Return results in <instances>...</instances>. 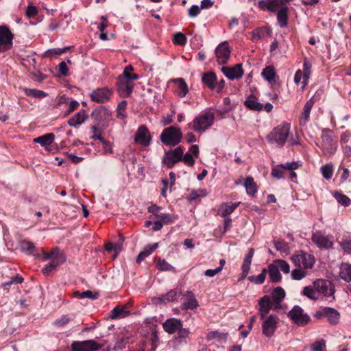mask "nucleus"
<instances>
[{
    "instance_id": "f257e3e1",
    "label": "nucleus",
    "mask_w": 351,
    "mask_h": 351,
    "mask_svg": "<svg viewBox=\"0 0 351 351\" xmlns=\"http://www.w3.org/2000/svg\"><path fill=\"white\" fill-rule=\"evenodd\" d=\"M335 292L333 284L325 279H317L313 282L312 286H306L302 290V294L313 300L328 297H332L334 300Z\"/></svg>"
},
{
    "instance_id": "f03ea898",
    "label": "nucleus",
    "mask_w": 351,
    "mask_h": 351,
    "mask_svg": "<svg viewBox=\"0 0 351 351\" xmlns=\"http://www.w3.org/2000/svg\"><path fill=\"white\" fill-rule=\"evenodd\" d=\"M290 126L284 123L274 128L267 136V141L277 147L285 145L289 134Z\"/></svg>"
},
{
    "instance_id": "7ed1b4c3",
    "label": "nucleus",
    "mask_w": 351,
    "mask_h": 351,
    "mask_svg": "<svg viewBox=\"0 0 351 351\" xmlns=\"http://www.w3.org/2000/svg\"><path fill=\"white\" fill-rule=\"evenodd\" d=\"M182 137V134L180 129L171 126L163 130L160 139L165 145L175 146L181 141Z\"/></svg>"
},
{
    "instance_id": "20e7f679",
    "label": "nucleus",
    "mask_w": 351,
    "mask_h": 351,
    "mask_svg": "<svg viewBox=\"0 0 351 351\" xmlns=\"http://www.w3.org/2000/svg\"><path fill=\"white\" fill-rule=\"evenodd\" d=\"M215 119V115L211 112H206L199 114L193 122V128L197 132H204L212 125Z\"/></svg>"
},
{
    "instance_id": "39448f33",
    "label": "nucleus",
    "mask_w": 351,
    "mask_h": 351,
    "mask_svg": "<svg viewBox=\"0 0 351 351\" xmlns=\"http://www.w3.org/2000/svg\"><path fill=\"white\" fill-rule=\"evenodd\" d=\"M340 313L332 307H324L317 311L314 317L318 319H326L331 325H337L340 320Z\"/></svg>"
},
{
    "instance_id": "423d86ee",
    "label": "nucleus",
    "mask_w": 351,
    "mask_h": 351,
    "mask_svg": "<svg viewBox=\"0 0 351 351\" xmlns=\"http://www.w3.org/2000/svg\"><path fill=\"white\" fill-rule=\"evenodd\" d=\"M293 263L303 269H312L315 264L314 256L306 252H301L291 257Z\"/></svg>"
},
{
    "instance_id": "0eeeda50",
    "label": "nucleus",
    "mask_w": 351,
    "mask_h": 351,
    "mask_svg": "<svg viewBox=\"0 0 351 351\" xmlns=\"http://www.w3.org/2000/svg\"><path fill=\"white\" fill-rule=\"evenodd\" d=\"M288 317L299 326H306L310 320L309 315L305 313L304 310L298 305L292 308L288 313Z\"/></svg>"
},
{
    "instance_id": "6e6552de",
    "label": "nucleus",
    "mask_w": 351,
    "mask_h": 351,
    "mask_svg": "<svg viewBox=\"0 0 351 351\" xmlns=\"http://www.w3.org/2000/svg\"><path fill=\"white\" fill-rule=\"evenodd\" d=\"M182 156L183 147L178 146L175 149L165 153L162 163L168 168H172L177 162L182 161Z\"/></svg>"
},
{
    "instance_id": "1a4fd4ad",
    "label": "nucleus",
    "mask_w": 351,
    "mask_h": 351,
    "mask_svg": "<svg viewBox=\"0 0 351 351\" xmlns=\"http://www.w3.org/2000/svg\"><path fill=\"white\" fill-rule=\"evenodd\" d=\"M279 318L276 315H270L265 317L261 324L262 332L267 337H271L277 328Z\"/></svg>"
},
{
    "instance_id": "9d476101",
    "label": "nucleus",
    "mask_w": 351,
    "mask_h": 351,
    "mask_svg": "<svg viewBox=\"0 0 351 351\" xmlns=\"http://www.w3.org/2000/svg\"><path fill=\"white\" fill-rule=\"evenodd\" d=\"M311 239L320 249L328 250L332 247L333 237L332 235H324L321 232H316L312 234Z\"/></svg>"
},
{
    "instance_id": "9b49d317",
    "label": "nucleus",
    "mask_w": 351,
    "mask_h": 351,
    "mask_svg": "<svg viewBox=\"0 0 351 351\" xmlns=\"http://www.w3.org/2000/svg\"><path fill=\"white\" fill-rule=\"evenodd\" d=\"M14 36L5 26H0V52L5 51L12 47Z\"/></svg>"
},
{
    "instance_id": "f8f14e48",
    "label": "nucleus",
    "mask_w": 351,
    "mask_h": 351,
    "mask_svg": "<svg viewBox=\"0 0 351 351\" xmlns=\"http://www.w3.org/2000/svg\"><path fill=\"white\" fill-rule=\"evenodd\" d=\"M116 86L117 92L121 97H128L132 93L134 83L127 80L125 77H118Z\"/></svg>"
},
{
    "instance_id": "ddd939ff",
    "label": "nucleus",
    "mask_w": 351,
    "mask_h": 351,
    "mask_svg": "<svg viewBox=\"0 0 351 351\" xmlns=\"http://www.w3.org/2000/svg\"><path fill=\"white\" fill-rule=\"evenodd\" d=\"M101 346L94 340L73 341L71 344L73 351H96Z\"/></svg>"
},
{
    "instance_id": "4468645a",
    "label": "nucleus",
    "mask_w": 351,
    "mask_h": 351,
    "mask_svg": "<svg viewBox=\"0 0 351 351\" xmlns=\"http://www.w3.org/2000/svg\"><path fill=\"white\" fill-rule=\"evenodd\" d=\"M152 137L147 128L145 125H141L138 128L134 136V141L144 147L150 144Z\"/></svg>"
},
{
    "instance_id": "2eb2a0df",
    "label": "nucleus",
    "mask_w": 351,
    "mask_h": 351,
    "mask_svg": "<svg viewBox=\"0 0 351 351\" xmlns=\"http://www.w3.org/2000/svg\"><path fill=\"white\" fill-rule=\"evenodd\" d=\"M215 54L219 64H226L230 56V49L228 43L223 42L219 44L215 49Z\"/></svg>"
},
{
    "instance_id": "dca6fc26",
    "label": "nucleus",
    "mask_w": 351,
    "mask_h": 351,
    "mask_svg": "<svg viewBox=\"0 0 351 351\" xmlns=\"http://www.w3.org/2000/svg\"><path fill=\"white\" fill-rule=\"evenodd\" d=\"M112 93V92L111 90L108 88L104 87L94 90L90 93V96L91 99L95 102L104 103L110 99Z\"/></svg>"
},
{
    "instance_id": "f3484780",
    "label": "nucleus",
    "mask_w": 351,
    "mask_h": 351,
    "mask_svg": "<svg viewBox=\"0 0 351 351\" xmlns=\"http://www.w3.org/2000/svg\"><path fill=\"white\" fill-rule=\"evenodd\" d=\"M257 5L261 10L271 12H276L285 6L283 0H261L257 2Z\"/></svg>"
},
{
    "instance_id": "a211bd4d",
    "label": "nucleus",
    "mask_w": 351,
    "mask_h": 351,
    "mask_svg": "<svg viewBox=\"0 0 351 351\" xmlns=\"http://www.w3.org/2000/svg\"><path fill=\"white\" fill-rule=\"evenodd\" d=\"M337 147V142L330 136L325 135L322 136V149L325 156H331L334 155Z\"/></svg>"
},
{
    "instance_id": "6ab92c4d",
    "label": "nucleus",
    "mask_w": 351,
    "mask_h": 351,
    "mask_svg": "<svg viewBox=\"0 0 351 351\" xmlns=\"http://www.w3.org/2000/svg\"><path fill=\"white\" fill-rule=\"evenodd\" d=\"M221 71L226 77L231 80L239 79L243 75L241 64H237L233 67L223 66Z\"/></svg>"
},
{
    "instance_id": "aec40b11",
    "label": "nucleus",
    "mask_w": 351,
    "mask_h": 351,
    "mask_svg": "<svg viewBox=\"0 0 351 351\" xmlns=\"http://www.w3.org/2000/svg\"><path fill=\"white\" fill-rule=\"evenodd\" d=\"M259 315L261 319L269 313L271 308H274V302L271 301L270 296L265 295L259 300Z\"/></svg>"
},
{
    "instance_id": "412c9836",
    "label": "nucleus",
    "mask_w": 351,
    "mask_h": 351,
    "mask_svg": "<svg viewBox=\"0 0 351 351\" xmlns=\"http://www.w3.org/2000/svg\"><path fill=\"white\" fill-rule=\"evenodd\" d=\"M181 327H182V322L176 318H169L163 324L164 330L169 334L177 332Z\"/></svg>"
},
{
    "instance_id": "4be33fe9",
    "label": "nucleus",
    "mask_w": 351,
    "mask_h": 351,
    "mask_svg": "<svg viewBox=\"0 0 351 351\" xmlns=\"http://www.w3.org/2000/svg\"><path fill=\"white\" fill-rule=\"evenodd\" d=\"M199 306L198 302L192 291H186L184 295L182 306L184 309L193 310Z\"/></svg>"
},
{
    "instance_id": "5701e85b",
    "label": "nucleus",
    "mask_w": 351,
    "mask_h": 351,
    "mask_svg": "<svg viewBox=\"0 0 351 351\" xmlns=\"http://www.w3.org/2000/svg\"><path fill=\"white\" fill-rule=\"evenodd\" d=\"M92 117L95 118L99 125L100 123L108 121L110 119V113L107 108L101 106L93 112Z\"/></svg>"
},
{
    "instance_id": "b1692460",
    "label": "nucleus",
    "mask_w": 351,
    "mask_h": 351,
    "mask_svg": "<svg viewBox=\"0 0 351 351\" xmlns=\"http://www.w3.org/2000/svg\"><path fill=\"white\" fill-rule=\"evenodd\" d=\"M285 291L282 287H278L274 289L271 293V298L274 302V309H278L280 308V302L285 298Z\"/></svg>"
},
{
    "instance_id": "393cba45",
    "label": "nucleus",
    "mask_w": 351,
    "mask_h": 351,
    "mask_svg": "<svg viewBox=\"0 0 351 351\" xmlns=\"http://www.w3.org/2000/svg\"><path fill=\"white\" fill-rule=\"evenodd\" d=\"M244 104L252 110L260 111L263 108V104L258 102L257 98L252 94L247 97Z\"/></svg>"
},
{
    "instance_id": "a878e982",
    "label": "nucleus",
    "mask_w": 351,
    "mask_h": 351,
    "mask_svg": "<svg viewBox=\"0 0 351 351\" xmlns=\"http://www.w3.org/2000/svg\"><path fill=\"white\" fill-rule=\"evenodd\" d=\"M239 204L240 202L222 204L219 208L220 216L222 217H226L228 215H230L234 211V210L237 208V206Z\"/></svg>"
},
{
    "instance_id": "bb28decb",
    "label": "nucleus",
    "mask_w": 351,
    "mask_h": 351,
    "mask_svg": "<svg viewBox=\"0 0 351 351\" xmlns=\"http://www.w3.org/2000/svg\"><path fill=\"white\" fill-rule=\"evenodd\" d=\"M254 254L253 248L250 249L247 254L245 256L242 265V278H244L248 274L250 269V265L252 263V257Z\"/></svg>"
},
{
    "instance_id": "cd10ccee",
    "label": "nucleus",
    "mask_w": 351,
    "mask_h": 351,
    "mask_svg": "<svg viewBox=\"0 0 351 351\" xmlns=\"http://www.w3.org/2000/svg\"><path fill=\"white\" fill-rule=\"evenodd\" d=\"M87 118L85 110H82L76 113L73 117L68 120V124L74 128L78 127L84 123Z\"/></svg>"
},
{
    "instance_id": "c85d7f7f",
    "label": "nucleus",
    "mask_w": 351,
    "mask_h": 351,
    "mask_svg": "<svg viewBox=\"0 0 351 351\" xmlns=\"http://www.w3.org/2000/svg\"><path fill=\"white\" fill-rule=\"evenodd\" d=\"M314 105V100L313 98L310 99L305 104L300 119V125H304L308 121L311 111Z\"/></svg>"
},
{
    "instance_id": "c756f323",
    "label": "nucleus",
    "mask_w": 351,
    "mask_h": 351,
    "mask_svg": "<svg viewBox=\"0 0 351 351\" xmlns=\"http://www.w3.org/2000/svg\"><path fill=\"white\" fill-rule=\"evenodd\" d=\"M339 276L347 282H351V264L343 263L339 267Z\"/></svg>"
},
{
    "instance_id": "7c9ffc66",
    "label": "nucleus",
    "mask_w": 351,
    "mask_h": 351,
    "mask_svg": "<svg viewBox=\"0 0 351 351\" xmlns=\"http://www.w3.org/2000/svg\"><path fill=\"white\" fill-rule=\"evenodd\" d=\"M288 8L282 7L277 12V19L280 27H285L288 23Z\"/></svg>"
},
{
    "instance_id": "2f4dec72",
    "label": "nucleus",
    "mask_w": 351,
    "mask_h": 351,
    "mask_svg": "<svg viewBox=\"0 0 351 351\" xmlns=\"http://www.w3.org/2000/svg\"><path fill=\"white\" fill-rule=\"evenodd\" d=\"M202 82L210 89H214L216 86L217 76L213 72L204 73L202 76Z\"/></svg>"
},
{
    "instance_id": "473e14b6",
    "label": "nucleus",
    "mask_w": 351,
    "mask_h": 351,
    "mask_svg": "<svg viewBox=\"0 0 351 351\" xmlns=\"http://www.w3.org/2000/svg\"><path fill=\"white\" fill-rule=\"evenodd\" d=\"M55 135L53 133L45 134L34 139V142L39 143L41 146L51 145L54 141Z\"/></svg>"
},
{
    "instance_id": "72a5a7b5",
    "label": "nucleus",
    "mask_w": 351,
    "mask_h": 351,
    "mask_svg": "<svg viewBox=\"0 0 351 351\" xmlns=\"http://www.w3.org/2000/svg\"><path fill=\"white\" fill-rule=\"evenodd\" d=\"M261 75L265 80L269 82L274 81L275 77H276V73L274 66L272 65L266 66L262 71Z\"/></svg>"
},
{
    "instance_id": "f704fd0d",
    "label": "nucleus",
    "mask_w": 351,
    "mask_h": 351,
    "mask_svg": "<svg viewBox=\"0 0 351 351\" xmlns=\"http://www.w3.org/2000/svg\"><path fill=\"white\" fill-rule=\"evenodd\" d=\"M267 271L272 282H278L280 281L281 274L277 265L273 264L269 265Z\"/></svg>"
},
{
    "instance_id": "c9c22d12",
    "label": "nucleus",
    "mask_w": 351,
    "mask_h": 351,
    "mask_svg": "<svg viewBox=\"0 0 351 351\" xmlns=\"http://www.w3.org/2000/svg\"><path fill=\"white\" fill-rule=\"evenodd\" d=\"M130 311L125 310V308L117 306L114 307L110 313V317L112 319H120L123 318L130 315Z\"/></svg>"
},
{
    "instance_id": "e433bc0d",
    "label": "nucleus",
    "mask_w": 351,
    "mask_h": 351,
    "mask_svg": "<svg viewBox=\"0 0 351 351\" xmlns=\"http://www.w3.org/2000/svg\"><path fill=\"white\" fill-rule=\"evenodd\" d=\"M228 337L227 333L219 332L217 330L209 332L206 335V339L208 341L216 340L217 341H226Z\"/></svg>"
},
{
    "instance_id": "4c0bfd02",
    "label": "nucleus",
    "mask_w": 351,
    "mask_h": 351,
    "mask_svg": "<svg viewBox=\"0 0 351 351\" xmlns=\"http://www.w3.org/2000/svg\"><path fill=\"white\" fill-rule=\"evenodd\" d=\"M246 192L250 195H254L257 191L256 184L252 177H247L244 182Z\"/></svg>"
},
{
    "instance_id": "58836bf2",
    "label": "nucleus",
    "mask_w": 351,
    "mask_h": 351,
    "mask_svg": "<svg viewBox=\"0 0 351 351\" xmlns=\"http://www.w3.org/2000/svg\"><path fill=\"white\" fill-rule=\"evenodd\" d=\"M269 34L268 29L265 27L257 28L252 31V39L254 40H262L266 35Z\"/></svg>"
},
{
    "instance_id": "ea45409f",
    "label": "nucleus",
    "mask_w": 351,
    "mask_h": 351,
    "mask_svg": "<svg viewBox=\"0 0 351 351\" xmlns=\"http://www.w3.org/2000/svg\"><path fill=\"white\" fill-rule=\"evenodd\" d=\"M333 196L338 203L343 206H348L351 204V199L340 192H335Z\"/></svg>"
},
{
    "instance_id": "a19ab883",
    "label": "nucleus",
    "mask_w": 351,
    "mask_h": 351,
    "mask_svg": "<svg viewBox=\"0 0 351 351\" xmlns=\"http://www.w3.org/2000/svg\"><path fill=\"white\" fill-rule=\"evenodd\" d=\"M176 296L177 292L174 290H171L166 294L157 298L156 300L161 303H167L173 301L176 298Z\"/></svg>"
},
{
    "instance_id": "79ce46f5",
    "label": "nucleus",
    "mask_w": 351,
    "mask_h": 351,
    "mask_svg": "<svg viewBox=\"0 0 351 351\" xmlns=\"http://www.w3.org/2000/svg\"><path fill=\"white\" fill-rule=\"evenodd\" d=\"M51 262H53L57 266L65 262L66 258L64 254L57 249L52 251Z\"/></svg>"
},
{
    "instance_id": "37998d69",
    "label": "nucleus",
    "mask_w": 351,
    "mask_h": 351,
    "mask_svg": "<svg viewBox=\"0 0 351 351\" xmlns=\"http://www.w3.org/2000/svg\"><path fill=\"white\" fill-rule=\"evenodd\" d=\"M156 219L160 221V223L163 226L171 224L176 220V217L169 213H160V215H158Z\"/></svg>"
},
{
    "instance_id": "c03bdc74",
    "label": "nucleus",
    "mask_w": 351,
    "mask_h": 351,
    "mask_svg": "<svg viewBox=\"0 0 351 351\" xmlns=\"http://www.w3.org/2000/svg\"><path fill=\"white\" fill-rule=\"evenodd\" d=\"M311 63L307 59L304 60L303 64V83L304 85L306 86L307 84V81L309 78L311 74Z\"/></svg>"
},
{
    "instance_id": "a18cd8bd",
    "label": "nucleus",
    "mask_w": 351,
    "mask_h": 351,
    "mask_svg": "<svg viewBox=\"0 0 351 351\" xmlns=\"http://www.w3.org/2000/svg\"><path fill=\"white\" fill-rule=\"evenodd\" d=\"M267 272V269L264 268L262 272L257 276H251L248 277V280L250 282L255 283L256 285H261L264 282Z\"/></svg>"
},
{
    "instance_id": "49530a36",
    "label": "nucleus",
    "mask_w": 351,
    "mask_h": 351,
    "mask_svg": "<svg viewBox=\"0 0 351 351\" xmlns=\"http://www.w3.org/2000/svg\"><path fill=\"white\" fill-rule=\"evenodd\" d=\"M156 267L160 271H172L176 272L175 267L168 263L165 259L159 258L156 263Z\"/></svg>"
},
{
    "instance_id": "de8ad7c7",
    "label": "nucleus",
    "mask_w": 351,
    "mask_h": 351,
    "mask_svg": "<svg viewBox=\"0 0 351 351\" xmlns=\"http://www.w3.org/2000/svg\"><path fill=\"white\" fill-rule=\"evenodd\" d=\"M71 48V47H64L62 49L60 48H53L48 49L45 52V56L49 58H53L58 56H60L64 53H65L67 50H69Z\"/></svg>"
},
{
    "instance_id": "09e8293b",
    "label": "nucleus",
    "mask_w": 351,
    "mask_h": 351,
    "mask_svg": "<svg viewBox=\"0 0 351 351\" xmlns=\"http://www.w3.org/2000/svg\"><path fill=\"white\" fill-rule=\"evenodd\" d=\"M176 82L178 83V95L181 97H184L188 91V86L185 81L182 78H178L176 80Z\"/></svg>"
},
{
    "instance_id": "8fccbe9b",
    "label": "nucleus",
    "mask_w": 351,
    "mask_h": 351,
    "mask_svg": "<svg viewBox=\"0 0 351 351\" xmlns=\"http://www.w3.org/2000/svg\"><path fill=\"white\" fill-rule=\"evenodd\" d=\"M127 101L123 100L121 103L119 104L117 108V117L119 119H123L127 117V114L125 112L127 107Z\"/></svg>"
},
{
    "instance_id": "3c124183",
    "label": "nucleus",
    "mask_w": 351,
    "mask_h": 351,
    "mask_svg": "<svg viewBox=\"0 0 351 351\" xmlns=\"http://www.w3.org/2000/svg\"><path fill=\"white\" fill-rule=\"evenodd\" d=\"M323 177L326 180H330L332 176L333 167L331 164H326L321 167Z\"/></svg>"
},
{
    "instance_id": "603ef678",
    "label": "nucleus",
    "mask_w": 351,
    "mask_h": 351,
    "mask_svg": "<svg viewBox=\"0 0 351 351\" xmlns=\"http://www.w3.org/2000/svg\"><path fill=\"white\" fill-rule=\"evenodd\" d=\"M25 92L27 95L32 96L35 98H43L47 95L45 92L37 89L26 88Z\"/></svg>"
},
{
    "instance_id": "864d4df0",
    "label": "nucleus",
    "mask_w": 351,
    "mask_h": 351,
    "mask_svg": "<svg viewBox=\"0 0 351 351\" xmlns=\"http://www.w3.org/2000/svg\"><path fill=\"white\" fill-rule=\"evenodd\" d=\"M312 351H326V341L321 339L311 345Z\"/></svg>"
},
{
    "instance_id": "5fc2aeb1",
    "label": "nucleus",
    "mask_w": 351,
    "mask_h": 351,
    "mask_svg": "<svg viewBox=\"0 0 351 351\" xmlns=\"http://www.w3.org/2000/svg\"><path fill=\"white\" fill-rule=\"evenodd\" d=\"M281 167H282V165H279L274 166L272 168L271 176L274 178H276L277 179H280V178H284L285 171Z\"/></svg>"
},
{
    "instance_id": "6e6d98bb",
    "label": "nucleus",
    "mask_w": 351,
    "mask_h": 351,
    "mask_svg": "<svg viewBox=\"0 0 351 351\" xmlns=\"http://www.w3.org/2000/svg\"><path fill=\"white\" fill-rule=\"evenodd\" d=\"M71 320V317H69L66 315H64L60 318L57 319L53 322V325L57 327H64L65 325L69 324Z\"/></svg>"
},
{
    "instance_id": "4d7b16f0",
    "label": "nucleus",
    "mask_w": 351,
    "mask_h": 351,
    "mask_svg": "<svg viewBox=\"0 0 351 351\" xmlns=\"http://www.w3.org/2000/svg\"><path fill=\"white\" fill-rule=\"evenodd\" d=\"M98 141H99L103 145V149L104 152L105 154H112V147L111 146V144L106 141L102 136H97Z\"/></svg>"
},
{
    "instance_id": "13d9d810",
    "label": "nucleus",
    "mask_w": 351,
    "mask_h": 351,
    "mask_svg": "<svg viewBox=\"0 0 351 351\" xmlns=\"http://www.w3.org/2000/svg\"><path fill=\"white\" fill-rule=\"evenodd\" d=\"M306 276V272L303 269L298 267V269H293L291 272V277L294 280H301Z\"/></svg>"
},
{
    "instance_id": "bf43d9fd",
    "label": "nucleus",
    "mask_w": 351,
    "mask_h": 351,
    "mask_svg": "<svg viewBox=\"0 0 351 351\" xmlns=\"http://www.w3.org/2000/svg\"><path fill=\"white\" fill-rule=\"evenodd\" d=\"M21 249L23 252L29 254H33L35 246L33 243L30 241H24L21 243Z\"/></svg>"
},
{
    "instance_id": "052dcab7",
    "label": "nucleus",
    "mask_w": 351,
    "mask_h": 351,
    "mask_svg": "<svg viewBox=\"0 0 351 351\" xmlns=\"http://www.w3.org/2000/svg\"><path fill=\"white\" fill-rule=\"evenodd\" d=\"M173 42L180 45H184L186 43V37L181 32L176 33L174 35Z\"/></svg>"
},
{
    "instance_id": "680f3d73",
    "label": "nucleus",
    "mask_w": 351,
    "mask_h": 351,
    "mask_svg": "<svg viewBox=\"0 0 351 351\" xmlns=\"http://www.w3.org/2000/svg\"><path fill=\"white\" fill-rule=\"evenodd\" d=\"M343 250L347 254H351V239H343L340 242Z\"/></svg>"
},
{
    "instance_id": "e2e57ef3",
    "label": "nucleus",
    "mask_w": 351,
    "mask_h": 351,
    "mask_svg": "<svg viewBox=\"0 0 351 351\" xmlns=\"http://www.w3.org/2000/svg\"><path fill=\"white\" fill-rule=\"evenodd\" d=\"M275 247L278 251L285 252L288 250L289 246L287 243L282 240L276 241L274 243Z\"/></svg>"
},
{
    "instance_id": "0e129e2a",
    "label": "nucleus",
    "mask_w": 351,
    "mask_h": 351,
    "mask_svg": "<svg viewBox=\"0 0 351 351\" xmlns=\"http://www.w3.org/2000/svg\"><path fill=\"white\" fill-rule=\"evenodd\" d=\"M23 282V278L19 274L12 277L10 280L5 282L3 286H10L13 284H21Z\"/></svg>"
},
{
    "instance_id": "69168bd1",
    "label": "nucleus",
    "mask_w": 351,
    "mask_h": 351,
    "mask_svg": "<svg viewBox=\"0 0 351 351\" xmlns=\"http://www.w3.org/2000/svg\"><path fill=\"white\" fill-rule=\"evenodd\" d=\"M158 337L156 332H152L150 336L151 348L149 351H156L158 347Z\"/></svg>"
},
{
    "instance_id": "338daca9",
    "label": "nucleus",
    "mask_w": 351,
    "mask_h": 351,
    "mask_svg": "<svg viewBox=\"0 0 351 351\" xmlns=\"http://www.w3.org/2000/svg\"><path fill=\"white\" fill-rule=\"evenodd\" d=\"M276 263L278 264L277 267H278L279 270L280 269L285 274H288L289 272V265L285 261L278 260Z\"/></svg>"
},
{
    "instance_id": "774afa93",
    "label": "nucleus",
    "mask_w": 351,
    "mask_h": 351,
    "mask_svg": "<svg viewBox=\"0 0 351 351\" xmlns=\"http://www.w3.org/2000/svg\"><path fill=\"white\" fill-rule=\"evenodd\" d=\"M58 266L53 263L50 261L47 265H46L43 269L42 272L45 275H49Z\"/></svg>"
}]
</instances>
